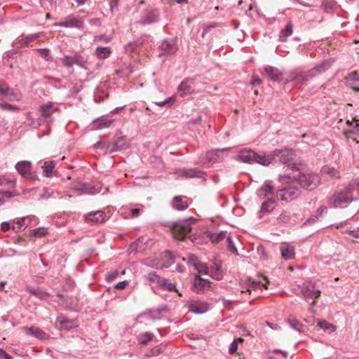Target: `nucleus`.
I'll use <instances>...</instances> for the list:
<instances>
[{"label": "nucleus", "mask_w": 359, "mask_h": 359, "mask_svg": "<svg viewBox=\"0 0 359 359\" xmlns=\"http://www.w3.org/2000/svg\"><path fill=\"white\" fill-rule=\"evenodd\" d=\"M355 185L348 184L346 187L336 191L330 198L329 204L334 208H345L353 201L358 200L353 196Z\"/></svg>", "instance_id": "f257e3e1"}, {"label": "nucleus", "mask_w": 359, "mask_h": 359, "mask_svg": "<svg viewBox=\"0 0 359 359\" xmlns=\"http://www.w3.org/2000/svg\"><path fill=\"white\" fill-rule=\"evenodd\" d=\"M300 293L304 299L308 303H310L311 306L309 309V311L312 313H315L313 309L314 306L316 304L315 299L320 296L321 291L316 287L314 283L309 281L303 283Z\"/></svg>", "instance_id": "f03ea898"}, {"label": "nucleus", "mask_w": 359, "mask_h": 359, "mask_svg": "<svg viewBox=\"0 0 359 359\" xmlns=\"http://www.w3.org/2000/svg\"><path fill=\"white\" fill-rule=\"evenodd\" d=\"M295 156L294 151L287 148L275 149L273 151V161L287 165L292 171L299 170L296 164L293 163Z\"/></svg>", "instance_id": "7ed1b4c3"}, {"label": "nucleus", "mask_w": 359, "mask_h": 359, "mask_svg": "<svg viewBox=\"0 0 359 359\" xmlns=\"http://www.w3.org/2000/svg\"><path fill=\"white\" fill-rule=\"evenodd\" d=\"M194 221V219L190 217L173 223L170 226L173 238L180 241L184 240L187 234L191 231V225Z\"/></svg>", "instance_id": "20e7f679"}, {"label": "nucleus", "mask_w": 359, "mask_h": 359, "mask_svg": "<svg viewBox=\"0 0 359 359\" xmlns=\"http://www.w3.org/2000/svg\"><path fill=\"white\" fill-rule=\"evenodd\" d=\"M293 178L306 190H313L320 184V176L314 173H299L297 176H293Z\"/></svg>", "instance_id": "39448f33"}, {"label": "nucleus", "mask_w": 359, "mask_h": 359, "mask_svg": "<svg viewBox=\"0 0 359 359\" xmlns=\"http://www.w3.org/2000/svg\"><path fill=\"white\" fill-rule=\"evenodd\" d=\"M228 148L224 149H212L205 153V155H201L199 158V161L201 163H215L217 162H220L224 160V155L223 152L227 150Z\"/></svg>", "instance_id": "423d86ee"}, {"label": "nucleus", "mask_w": 359, "mask_h": 359, "mask_svg": "<svg viewBox=\"0 0 359 359\" xmlns=\"http://www.w3.org/2000/svg\"><path fill=\"white\" fill-rule=\"evenodd\" d=\"M158 49L159 56L173 55L178 50L177 40L174 38H167L163 39Z\"/></svg>", "instance_id": "0eeeda50"}, {"label": "nucleus", "mask_w": 359, "mask_h": 359, "mask_svg": "<svg viewBox=\"0 0 359 359\" xmlns=\"http://www.w3.org/2000/svg\"><path fill=\"white\" fill-rule=\"evenodd\" d=\"M299 194L300 191L298 188L288 187L278 190L276 195L281 201L288 202L297 198Z\"/></svg>", "instance_id": "6e6552de"}, {"label": "nucleus", "mask_w": 359, "mask_h": 359, "mask_svg": "<svg viewBox=\"0 0 359 359\" xmlns=\"http://www.w3.org/2000/svg\"><path fill=\"white\" fill-rule=\"evenodd\" d=\"M32 163L28 161H19L15 165V169L22 176L34 180L37 179V176L34 172H31Z\"/></svg>", "instance_id": "1a4fd4ad"}, {"label": "nucleus", "mask_w": 359, "mask_h": 359, "mask_svg": "<svg viewBox=\"0 0 359 359\" xmlns=\"http://www.w3.org/2000/svg\"><path fill=\"white\" fill-rule=\"evenodd\" d=\"M0 95L11 102L18 101L20 99V95L15 92L6 82L2 81H0Z\"/></svg>", "instance_id": "9d476101"}, {"label": "nucleus", "mask_w": 359, "mask_h": 359, "mask_svg": "<svg viewBox=\"0 0 359 359\" xmlns=\"http://www.w3.org/2000/svg\"><path fill=\"white\" fill-rule=\"evenodd\" d=\"M126 139L124 136L117 137L113 142L107 143L105 150L109 153L125 149L127 147Z\"/></svg>", "instance_id": "9b49d317"}, {"label": "nucleus", "mask_w": 359, "mask_h": 359, "mask_svg": "<svg viewBox=\"0 0 359 359\" xmlns=\"http://www.w3.org/2000/svg\"><path fill=\"white\" fill-rule=\"evenodd\" d=\"M210 309L208 302L201 300H191L189 302V309L196 314H203L207 312Z\"/></svg>", "instance_id": "f8f14e48"}, {"label": "nucleus", "mask_w": 359, "mask_h": 359, "mask_svg": "<svg viewBox=\"0 0 359 359\" xmlns=\"http://www.w3.org/2000/svg\"><path fill=\"white\" fill-rule=\"evenodd\" d=\"M55 25L66 28H82L83 22L79 18L69 15L65 18V21L56 23Z\"/></svg>", "instance_id": "ddd939ff"}, {"label": "nucleus", "mask_w": 359, "mask_h": 359, "mask_svg": "<svg viewBox=\"0 0 359 359\" xmlns=\"http://www.w3.org/2000/svg\"><path fill=\"white\" fill-rule=\"evenodd\" d=\"M274 187L271 182H265L257 191V197L262 200L266 198H273L274 196Z\"/></svg>", "instance_id": "4468645a"}, {"label": "nucleus", "mask_w": 359, "mask_h": 359, "mask_svg": "<svg viewBox=\"0 0 359 359\" xmlns=\"http://www.w3.org/2000/svg\"><path fill=\"white\" fill-rule=\"evenodd\" d=\"M262 287L267 288L266 284L263 283L259 280H255L252 279L251 278H248L243 283V290L241 292H248L250 293L252 292V290H255L257 289H259V288H262Z\"/></svg>", "instance_id": "2eb2a0df"}, {"label": "nucleus", "mask_w": 359, "mask_h": 359, "mask_svg": "<svg viewBox=\"0 0 359 359\" xmlns=\"http://www.w3.org/2000/svg\"><path fill=\"white\" fill-rule=\"evenodd\" d=\"M194 90V81L191 79H184L178 87V92L181 96L190 95Z\"/></svg>", "instance_id": "dca6fc26"}, {"label": "nucleus", "mask_w": 359, "mask_h": 359, "mask_svg": "<svg viewBox=\"0 0 359 359\" xmlns=\"http://www.w3.org/2000/svg\"><path fill=\"white\" fill-rule=\"evenodd\" d=\"M21 330L25 332V334L29 336H34L39 339H45L48 338V334L37 327H22Z\"/></svg>", "instance_id": "f3484780"}, {"label": "nucleus", "mask_w": 359, "mask_h": 359, "mask_svg": "<svg viewBox=\"0 0 359 359\" xmlns=\"http://www.w3.org/2000/svg\"><path fill=\"white\" fill-rule=\"evenodd\" d=\"M74 189L79 192L81 194H95L99 193L100 191L95 187L86 184L79 182L74 186Z\"/></svg>", "instance_id": "a211bd4d"}, {"label": "nucleus", "mask_w": 359, "mask_h": 359, "mask_svg": "<svg viewBox=\"0 0 359 359\" xmlns=\"http://www.w3.org/2000/svg\"><path fill=\"white\" fill-rule=\"evenodd\" d=\"M158 20V12L156 10L147 11L139 23L143 25H150L157 22Z\"/></svg>", "instance_id": "6ab92c4d"}, {"label": "nucleus", "mask_w": 359, "mask_h": 359, "mask_svg": "<svg viewBox=\"0 0 359 359\" xmlns=\"http://www.w3.org/2000/svg\"><path fill=\"white\" fill-rule=\"evenodd\" d=\"M180 175L186 178L198 177L201 178L205 172L197 168H184L180 170Z\"/></svg>", "instance_id": "aec40b11"}, {"label": "nucleus", "mask_w": 359, "mask_h": 359, "mask_svg": "<svg viewBox=\"0 0 359 359\" xmlns=\"http://www.w3.org/2000/svg\"><path fill=\"white\" fill-rule=\"evenodd\" d=\"M57 107H55L52 102H48L43 105H41L39 108V111L41 113V116L44 119L49 118L54 111H57Z\"/></svg>", "instance_id": "412c9836"}, {"label": "nucleus", "mask_w": 359, "mask_h": 359, "mask_svg": "<svg viewBox=\"0 0 359 359\" xmlns=\"http://www.w3.org/2000/svg\"><path fill=\"white\" fill-rule=\"evenodd\" d=\"M57 323H60L61 329L65 330H70L77 327V323L75 320H68L63 316H60L57 318Z\"/></svg>", "instance_id": "4be33fe9"}, {"label": "nucleus", "mask_w": 359, "mask_h": 359, "mask_svg": "<svg viewBox=\"0 0 359 359\" xmlns=\"http://www.w3.org/2000/svg\"><path fill=\"white\" fill-rule=\"evenodd\" d=\"M210 283L209 280L202 278L199 276H196L192 286L193 290L197 293H203L205 287Z\"/></svg>", "instance_id": "5701e85b"}, {"label": "nucleus", "mask_w": 359, "mask_h": 359, "mask_svg": "<svg viewBox=\"0 0 359 359\" xmlns=\"http://www.w3.org/2000/svg\"><path fill=\"white\" fill-rule=\"evenodd\" d=\"M255 153L251 149H243L238 154V158L247 163H253L255 161Z\"/></svg>", "instance_id": "b1692460"}, {"label": "nucleus", "mask_w": 359, "mask_h": 359, "mask_svg": "<svg viewBox=\"0 0 359 359\" xmlns=\"http://www.w3.org/2000/svg\"><path fill=\"white\" fill-rule=\"evenodd\" d=\"M264 72L271 81H280L282 73L278 68L272 66H266L264 67Z\"/></svg>", "instance_id": "393cba45"}, {"label": "nucleus", "mask_w": 359, "mask_h": 359, "mask_svg": "<svg viewBox=\"0 0 359 359\" xmlns=\"http://www.w3.org/2000/svg\"><path fill=\"white\" fill-rule=\"evenodd\" d=\"M280 251L282 257L285 260L292 259L294 257V248L290 245L283 244L280 247Z\"/></svg>", "instance_id": "a878e982"}, {"label": "nucleus", "mask_w": 359, "mask_h": 359, "mask_svg": "<svg viewBox=\"0 0 359 359\" xmlns=\"http://www.w3.org/2000/svg\"><path fill=\"white\" fill-rule=\"evenodd\" d=\"M105 213L103 211L98 210L90 212L86 216V220L94 223H100L104 220Z\"/></svg>", "instance_id": "bb28decb"}, {"label": "nucleus", "mask_w": 359, "mask_h": 359, "mask_svg": "<svg viewBox=\"0 0 359 359\" xmlns=\"http://www.w3.org/2000/svg\"><path fill=\"white\" fill-rule=\"evenodd\" d=\"M255 158L254 163H259L262 165H269L273 161V154L260 155L255 153Z\"/></svg>", "instance_id": "cd10ccee"}, {"label": "nucleus", "mask_w": 359, "mask_h": 359, "mask_svg": "<svg viewBox=\"0 0 359 359\" xmlns=\"http://www.w3.org/2000/svg\"><path fill=\"white\" fill-rule=\"evenodd\" d=\"M276 201L273 198H269L262 203L260 208V213H269L276 208Z\"/></svg>", "instance_id": "c85d7f7f"}, {"label": "nucleus", "mask_w": 359, "mask_h": 359, "mask_svg": "<svg viewBox=\"0 0 359 359\" xmlns=\"http://www.w3.org/2000/svg\"><path fill=\"white\" fill-rule=\"evenodd\" d=\"M189 207V204L187 201H182V196H176L173 198L172 208L177 210L182 211L186 210Z\"/></svg>", "instance_id": "c756f323"}, {"label": "nucleus", "mask_w": 359, "mask_h": 359, "mask_svg": "<svg viewBox=\"0 0 359 359\" xmlns=\"http://www.w3.org/2000/svg\"><path fill=\"white\" fill-rule=\"evenodd\" d=\"M55 167V162L54 161H46L42 166L43 175L46 177H52L53 174V170Z\"/></svg>", "instance_id": "7c9ffc66"}, {"label": "nucleus", "mask_w": 359, "mask_h": 359, "mask_svg": "<svg viewBox=\"0 0 359 359\" xmlns=\"http://www.w3.org/2000/svg\"><path fill=\"white\" fill-rule=\"evenodd\" d=\"M327 212V207L325 205H321L319 207V208L316 210V213L312 215L309 219H308L304 224H309L311 223L315 222L317 221L320 217L323 216V214Z\"/></svg>", "instance_id": "2f4dec72"}, {"label": "nucleus", "mask_w": 359, "mask_h": 359, "mask_svg": "<svg viewBox=\"0 0 359 359\" xmlns=\"http://www.w3.org/2000/svg\"><path fill=\"white\" fill-rule=\"evenodd\" d=\"M321 172L330 178L338 179L340 177L339 172L334 167L325 165L321 169Z\"/></svg>", "instance_id": "473e14b6"}, {"label": "nucleus", "mask_w": 359, "mask_h": 359, "mask_svg": "<svg viewBox=\"0 0 359 359\" xmlns=\"http://www.w3.org/2000/svg\"><path fill=\"white\" fill-rule=\"evenodd\" d=\"M293 32V26L291 22H289L279 34V41L285 42L287 38L292 35Z\"/></svg>", "instance_id": "72a5a7b5"}, {"label": "nucleus", "mask_w": 359, "mask_h": 359, "mask_svg": "<svg viewBox=\"0 0 359 359\" xmlns=\"http://www.w3.org/2000/svg\"><path fill=\"white\" fill-rule=\"evenodd\" d=\"M62 61L63 65L68 67L73 66L74 64H81L83 62L79 55H76L74 57L65 55L62 58Z\"/></svg>", "instance_id": "f704fd0d"}, {"label": "nucleus", "mask_w": 359, "mask_h": 359, "mask_svg": "<svg viewBox=\"0 0 359 359\" xmlns=\"http://www.w3.org/2000/svg\"><path fill=\"white\" fill-rule=\"evenodd\" d=\"M333 62H334V59H332V58L325 60L320 62V63L317 64L315 66V67L318 70V72L319 74H322V73L325 72V71H327L332 66Z\"/></svg>", "instance_id": "c9c22d12"}, {"label": "nucleus", "mask_w": 359, "mask_h": 359, "mask_svg": "<svg viewBox=\"0 0 359 359\" xmlns=\"http://www.w3.org/2000/svg\"><path fill=\"white\" fill-rule=\"evenodd\" d=\"M191 261L193 262L194 269L199 273H201V274H207L208 273V268L205 264L197 262V258L196 257H191Z\"/></svg>", "instance_id": "e433bc0d"}, {"label": "nucleus", "mask_w": 359, "mask_h": 359, "mask_svg": "<svg viewBox=\"0 0 359 359\" xmlns=\"http://www.w3.org/2000/svg\"><path fill=\"white\" fill-rule=\"evenodd\" d=\"M227 232L221 231L219 233H214L210 235V239L212 243H218L227 237Z\"/></svg>", "instance_id": "4c0bfd02"}, {"label": "nucleus", "mask_w": 359, "mask_h": 359, "mask_svg": "<svg viewBox=\"0 0 359 359\" xmlns=\"http://www.w3.org/2000/svg\"><path fill=\"white\" fill-rule=\"evenodd\" d=\"M95 53L100 59L107 58L110 55L111 49L109 47H97Z\"/></svg>", "instance_id": "58836bf2"}, {"label": "nucleus", "mask_w": 359, "mask_h": 359, "mask_svg": "<svg viewBox=\"0 0 359 359\" xmlns=\"http://www.w3.org/2000/svg\"><path fill=\"white\" fill-rule=\"evenodd\" d=\"M165 348V345L163 344H161L159 345H157L154 347H153L146 355L147 357H154L158 355L161 353L163 352V351Z\"/></svg>", "instance_id": "ea45409f"}, {"label": "nucleus", "mask_w": 359, "mask_h": 359, "mask_svg": "<svg viewBox=\"0 0 359 359\" xmlns=\"http://www.w3.org/2000/svg\"><path fill=\"white\" fill-rule=\"evenodd\" d=\"M158 286L163 290H166L170 292L176 291L175 285L170 283V280L167 278H162L161 280H160V284Z\"/></svg>", "instance_id": "a19ab883"}, {"label": "nucleus", "mask_w": 359, "mask_h": 359, "mask_svg": "<svg viewBox=\"0 0 359 359\" xmlns=\"http://www.w3.org/2000/svg\"><path fill=\"white\" fill-rule=\"evenodd\" d=\"M154 335L150 332H143L138 335V341L141 345H146L149 341H151Z\"/></svg>", "instance_id": "79ce46f5"}, {"label": "nucleus", "mask_w": 359, "mask_h": 359, "mask_svg": "<svg viewBox=\"0 0 359 359\" xmlns=\"http://www.w3.org/2000/svg\"><path fill=\"white\" fill-rule=\"evenodd\" d=\"M145 278L150 285L156 284L158 285H159L160 280L162 279V278L158 276L156 272L149 273L145 276Z\"/></svg>", "instance_id": "37998d69"}, {"label": "nucleus", "mask_w": 359, "mask_h": 359, "mask_svg": "<svg viewBox=\"0 0 359 359\" xmlns=\"http://www.w3.org/2000/svg\"><path fill=\"white\" fill-rule=\"evenodd\" d=\"M27 291H29L31 294L35 295L36 297L40 299H46L48 297L49 294L43 291L40 290L39 289H35L31 287H27Z\"/></svg>", "instance_id": "c03bdc74"}, {"label": "nucleus", "mask_w": 359, "mask_h": 359, "mask_svg": "<svg viewBox=\"0 0 359 359\" xmlns=\"http://www.w3.org/2000/svg\"><path fill=\"white\" fill-rule=\"evenodd\" d=\"M336 5V2L334 0H323L321 3V7L327 13L331 12Z\"/></svg>", "instance_id": "a18cd8bd"}, {"label": "nucleus", "mask_w": 359, "mask_h": 359, "mask_svg": "<svg viewBox=\"0 0 359 359\" xmlns=\"http://www.w3.org/2000/svg\"><path fill=\"white\" fill-rule=\"evenodd\" d=\"M39 36H40V34L38 33L27 35L20 40V43L21 45L28 44L29 43L38 39Z\"/></svg>", "instance_id": "49530a36"}, {"label": "nucleus", "mask_w": 359, "mask_h": 359, "mask_svg": "<svg viewBox=\"0 0 359 359\" xmlns=\"http://www.w3.org/2000/svg\"><path fill=\"white\" fill-rule=\"evenodd\" d=\"M318 325L324 330H330L331 332L336 330V326L329 323L326 320H318Z\"/></svg>", "instance_id": "de8ad7c7"}, {"label": "nucleus", "mask_w": 359, "mask_h": 359, "mask_svg": "<svg viewBox=\"0 0 359 359\" xmlns=\"http://www.w3.org/2000/svg\"><path fill=\"white\" fill-rule=\"evenodd\" d=\"M287 323L291 328L298 332L303 330V325L296 319L287 320Z\"/></svg>", "instance_id": "09e8293b"}, {"label": "nucleus", "mask_w": 359, "mask_h": 359, "mask_svg": "<svg viewBox=\"0 0 359 359\" xmlns=\"http://www.w3.org/2000/svg\"><path fill=\"white\" fill-rule=\"evenodd\" d=\"M25 217H22V218L19 219L16 222L15 225L13 226V229L15 230V231H20L24 230L27 226V224H25Z\"/></svg>", "instance_id": "8fccbe9b"}, {"label": "nucleus", "mask_w": 359, "mask_h": 359, "mask_svg": "<svg viewBox=\"0 0 359 359\" xmlns=\"http://www.w3.org/2000/svg\"><path fill=\"white\" fill-rule=\"evenodd\" d=\"M226 241H227V250L232 253L235 255H238V250L237 248L232 240V238L230 235H228L226 237Z\"/></svg>", "instance_id": "3c124183"}, {"label": "nucleus", "mask_w": 359, "mask_h": 359, "mask_svg": "<svg viewBox=\"0 0 359 359\" xmlns=\"http://www.w3.org/2000/svg\"><path fill=\"white\" fill-rule=\"evenodd\" d=\"M290 220V214L289 212H283L277 218L278 223L286 224Z\"/></svg>", "instance_id": "603ef678"}, {"label": "nucleus", "mask_w": 359, "mask_h": 359, "mask_svg": "<svg viewBox=\"0 0 359 359\" xmlns=\"http://www.w3.org/2000/svg\"><path fill=\"white\" fill-rule=\"evenodd\" d=\"M0 109L9 110L13 112H18L20 111V108L17 106L13 105L8 103L0 102Z\"/></svg>", "instance_id": "864d4df0"}, {"label": "nucleus", "mask_w": 359, "mask_h": 359, "mask_svg": "<svg viewBox=\"0 0 359 359\" xmlns=\"http://www.w3.org/2000/svg\"><path fill=\"white\" fill-rule=\"evenodd\" d=\"M48 233V229L44 227H39L33 230L32 236L36 237H43Z\"/></svg>", "instance_id": "5fc2aeb1"}, {"label": "nucleus", "mask_w": 359, "mask_h": 359, "mask_svg": "<svg viewBox=\"0 0 359 359\" xmlns=\"http://www.w3.org/2000/svg\"><path fill=\"white\" fill-rule=\"evenodd\" d=\"M273 353L278 354L280 355L279 357H274V356H270L268 359H286L287 358V353L284 352L279 349H273L271 351Z\"/></svg>", "instance_id": "6e6d98bb"}, {"label": "nucleus", "mask_w": 359, "mask_h": 359, "mask_svg": "<svg viewBox=\"0 0 359 359\" xmlns=\"http://www.w3.org/2000/svg\"><path fill=\"white\" fill-rule=\"evenodd\" d=\"M345 80L348 81H359V74L357 72H352L348 74V76L345 78Z\"/></svg>", "instance_id": "4d7b16f0"}, {"label": "nucleus", "mask_w": 359, "mask_h": 359, "mask_svg": "<svg viewBox=\"0 0 359 359\" xmlns=\"http://www.w3.org/2000/svg\"><path fill=\"white\" fill-rule=\"evenodd\" d=\"M163 257H165V258H166L168 259L167 263H163V267L168 268L170 264H172L173 263L172 255H171V253L169 251H165L164 252V255H163Z\"/></svg>", "instance_id": "13d9d810"}, {"label": "nucleus", "mask_w": 359, "mask_h": 359, "mask_svg": "<svg viewBox=\"0 0 359 359\" xmlns=\"http://www.w3.org/2000/svg\"><path fill=\"white\" fill-rule=\"evenodd\" d=\"M37 51L40 53L41 56L44 57L46 60H50L51 57L50 55V51L47 48H39Z\"/></svg>", "instance_id": "bf43d9fd"}, {"label": "nucleus", "mask_w": 359, "mask_h": 359, "mask_svg": "<svg viewBox=\"0 0 359 359\" xmlns=\"http://www.w3.org/2000/svg\"><path fill=\"white\" fill-rule=\"evenodd\" d=\"M111 120H107L105 118H102L98 121V126L100 128H108L111 124Z\"/></svg>", "instance_id": "052dcab7"}, {"label": "nucleus", "mask_w": 359, "mask_h": 359, "mask_svg": "<svg viewBox=\"0 0 359 359\" xmlns=\"http://www.w3.org/2000/svg\"><path fill=\"white\" fill-rule=\"evenodd\" d=\"M238 349V343L236 339H234L230 344L229 348V353L231 355H233Z\"/></svg>", "instance_id": "680f3d73"}, {"label": "nucleus", "mask_w": 359, "mask_h": 359, "mask_svg": "<svg viewBox=\"0 0 359 359\" xmlns=\"http://www.w3.org/2000/svg\"><path fill=\"white\" fill-rule=\"evenodd\" d=\"M118 275V272L117 271L109 273L107 275L106 280L108 282H111V281L114 280L117 277Z\"/></svg>", "instance_id": "e2e57ef3"}, {"label": "nucleus", "mask_w": 359, "mask_h": 359, "mask_svg": "<svg viewBox=\"0 0 359 359\" xmlns=\"http://www.w3.org/2000/svg\"><path fill=\"white\" fill-rule=\"evenodd\" d=\"M297 80L299 82L301 83H305L311 80L310 77H309V75L307 73H306L304 75H299L297 76Z\"/></svg>", "instance_id": "0e129e2a"}, {"label": "nucleus", "mask_w": 359, "mask_h": 359, "mask_svg": "<svg viewBox=\"0 0 359 359\" xmlns=\"http://www.w3.org/2000/svg\"><path fill=\"white\" fill-rule=\"evenodd\" d=\"M306 73L308 74L309 77H310L311 79L316 76L317 75L320 74L315 67L309 69Z\"/></svg>", "instance_id": "69168bd1"}, {"label": "nucleus", "mask_w": 359, "mask_h": 359, "mask_svg": "<svg viewBox=\"0 0 359 359\" xmlns=\"http://www.w3.org/2000/svg\"><path fill=\"white\" fill-rule=\"evenodd\" d=\"M128 285V281L123 280L116 284L115 288L117 290H123Z\"/></svg>", "instance_id": "338daca9"}, {"label": "nucleus", "mask_w": 359, "mask_h": 359, "mask_svg": "<svg viewBox=\"0 0 359 359\" xmlns=\"http://www.w3.org/2000/svg\"><path fill=\"white\" fill-rule=\"evenodd\" d=\"M0 359H12V357L4 349L0 348Z\"/></svg>", "instance_id": "774afa93"}]
</instances>
